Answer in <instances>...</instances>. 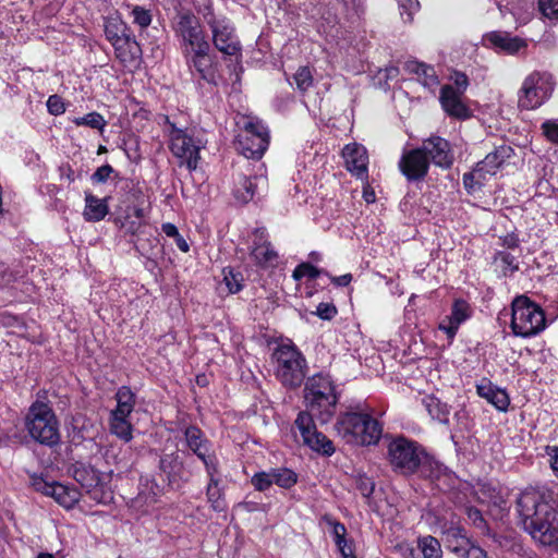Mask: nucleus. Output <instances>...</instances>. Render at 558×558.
<instances>
[{"mask_svg": "<svg viewBox=\"0 0 558 558\" xmlns=\"http://www.w3.org/2000/svg\"><path fill=\"white\" fill-rule=\"evenodd\" d=\"M129 416L111 414L110 430L112 434L129 442L132 439V425L128 421Z\"/></svg>", "mask_w": 558, "mask_h": 558, "instance_id": "obj_31", "label": "nucleus"}, {"mask_svg": "<svg viewBox=\"0 0 558 558\" xmlns=\"http://www.w3.org/2000/svg\"><path fill=\"white\" fill-rule=\"evenodd\" d=\"M538 7L544 16L558 20V0H539Z\"/></svg>", "mask_w": 558, "mask_h": 558, "instance_id": "obj_45", "label": "nucleus"}, {"mask_svg": "<svg viewBox=\"0 0 558 558\" xmlns=\"http://www.w3.org/2000/svg\"><path fill=\"white\" fill-rule=\"evenodd\" d=\"M173 28L181 39L183 53L208 45L197 17L190 12H179L174 19Z\"/></svg>", "mask_w": 558, "mask_h": 558, "instance_id": "obj_10", "label": "nucleus"}, {"mask_svg": "<svg viewBox=\"0 0 558 558\" xmlns=\"http://www.w3.org/2000/svg\"><path fill=\"white\" fill-rule=\"evenodd\" d=\"M550 454V465L555 472H558V448L551 449Z\"/></svg>", "mask_w": 558, "mask_h": 558, "instance_id": "obj_64", "label": "nucleus"}, {"mask_svg": "<svg viewBox=\"0 0 558 558\" xmlns=\"http://www.w3.org/2000/svg\"><path fill=\"white\" fill-rule=\"evenodd\" d=\"M450 80L454 85V90L464 94V92L469 87V78L466 74L463 72L453 71L452 74L450 75Z\"/></svg>", "mask_w": 558, "mask_h": 558, "instance_id": "obj_48", "label": "nucleus"}, {"mask_svg": "<svg viewBox=\"0 0 558 558\" xmlns=\"http://www.w3.org/2000/svg\"><path fill=\"white\" fill-rule=\"evenodd\" d=\"M270 474L272 484L282 488H290L298 481L296 474L289 469H271Z\"/></svg>", "mask_w": 558, "mask_h": 558, "instance_id": "obj_37", "label": "nucleus"}, {"mask_svg": "<svg viewBox=\"0 0 558 558\" xmlns=\"http://www.w3.org/2000/svg\"><path fill=\"white\" fill-rule=\"evenodd\" d=\"M218 472V464H216V471L211 470V473H208L209 475V483L207 486V498L208 501L211 504V507L216 511H222L226 507L222 498H221V490L218 486V480L215 478V474Z\"/></svg>", "mask_w": 558, "mask_h": 558, "instance_id": "obj_32", "label": "nucleus"}, {"mask_svg": "<svg viewBox=\"0 0 558 558\" xmlns=\"http://www.w3.org/2000/svg\"><path fill=\"white\" fill-rule=\"evenodd\" d=\"M337 547L342 558H356L352 547V542L343 543L341 545H338Z\"/></svg>", "mask_w": 558, "mask_h": 558, "instance_id": "obj_58", "label": "nucleus"}, {"mask_svg": "<svg viewBox=\"0 0 558 558\" xmlns=\"http://www.w3.org/2000/svg\"><path fill=\"white\" fill-rule=\"evenodd\" d=\"M111 172H112V168L110 166H108V165L101 166L93 174V179L97 182H105Z\"/></svg>", "mask_w": 558, "mask_h": 558, "instance_id": "obj_56", "label": "nucleus"}, {"mask_svg": "<svg viewBox=\"0 0 558 558\" xmlns=\"http://www.w3.org/2000/svg\"><path fill=\"white\" fill-rule=\"evenodd\" d=\"M276 377L289 388L301 386L305 378V359L293 345H279L274 354Z\"/></svg>", "mask_w": 558, "mask_h": 558, "instance_id": "obj_6", "label": "nucleus"}, {"mask_svg": "<svg viewBox=\"0 0 558 558\" xmlns=\"http://www.w3.org/2000/svg\"><path fill=\"white\" fill-rule=\"evenodd\" d=\"M351 280H352V276L350 274H345V275H342L339 277L331 278V281L335 284L341 286V287L348 286L351 282Z\"/></svg>", "mask_w": 558, "mask_h": 558, "instance_id": "obj_61", "label": "nucleus"}, {"mask_svg": "<svg viewBox=\"0 0 558 558\" xmlns=\"http://www.w3.org/2000/svg\"><path fill=\"white\" fill-rule=\"evenodd\" d=\"M33 485L36 490L52 497L65 509L73 508L81 498V493L75 488L61 483H48L43 478H35Z\"/></svg>", "mask_w": 558, "mask_h": 558, "instance_id": "obj_11", "label": "nucleus"}, {"mask_svg": "<svg viewBox=\"0 0 558 558\" xmlns=\"http://www.w3.org/2000/svg\"><path fill=\"white\" fill-rule=\"evenodd\" d=\"M425 407L430 416L439 422H447L449 415V407L442 403L439 399L434 397H427L424 399Z\"/></svg>", "mask_w": 558, "mask_h": 558, "instance_id": "obj_35", "label": "nucleus"}, {"mask_svg": "<svg viewBox=\"0 0 558 558\" xmlns=\"http://www.w3.org/2000/svg\"><path fill=\"white\" fill-rule=\"evenodd\" d=\"M252 255L259 264L271 263L277 258V253L269 243L256 245L252 251Z\"/></svg>", "mask_w": 558, "mask_h": 558, "instance_id": "obj_39", "label": "nucleus"}, {"mask_svg": "<svg viewBox=\"0 0 558 558\" xmlns=\"http://www.w3.org/2000/svg\"><path fill=\"white\" fill-rule=\"evenodd\" d=\"M524 530L542 546H558V511L536 492H524L517 500Z\"/></svg>", "mask_w": 558, "mask_h": 558, "instance_id": "obj_2", "label": "nucleus"}, {"mask_svg": "<svg viewBox=\"0 0 558 558\" xmlns=\"http://www.w3.org/2000/svg\"><path fill=\"white\" fill-rule=\"evenodd\" d=\"M73 123L77 126H88L94 130L102 132L106 126V120L98 112H89L84 117H78L73 119Z\"/></svg>", "mask_w": 558, "mask_h": 558, "instance_id": "obj_38", "label": "nucleus"}, {"mask_svg": "<svg viewBox=\"0 0 558 558\" xmlns=\"http://www.w3.org/2000/svg\"><path fill=\"white\" fill-rule=\"evenodd\" d=\"M446 542L448 547L456 554H463L468 549L470 542L465 532L460 526H450L445 531Z\"/></svg>", "mask_w": 558, "mask_h": 558, "instance_id": "obj_26", "label": "nucleus"}, {"mask_svg": "<svg viewBox=\"0 0 558 558\" xmlns=\"http://www.w3.org/2000/svg\"><path fill=\"white\" fill-rule=\"evenodd\" d=\"M542 131L547 140H558V119H549L543 122Z\"/></svg>", "mask_w": 558, "mask_h": 558, "instance_id": "obj_50", "label": "nucleus"}, {"mask_svg": "<svg viewBox=\"0 0 558 558\" xmlns=\"http://www.w3.org/2000/svg\"><path fill=\"white\" fill-rule=\"evenodd\" d=\"M404 70L409 73L417 75L420 83L429 89L438 86L439 81L433 66L410 60L404 63Z\"/></svg>", "mask_w": 558, "mask_h": 558, "instance_id": "obj_22", "label": "nucleus"}, {"mask_svg": "<svg viewBox=\"0 0 558 558\" xmlns=\"http://www.w3.org/2000/svg\"><path fill=\"white\" fill-rule=\"evenodd\" d=\"M48 111L53 116H59L65 111V104L59 95H51L47 100Z\"/></svg>", "mask_w": 558, "mask_h": 558, "instance_id": "obj_49", "label": "nucleus"}, {"mask_svg": "<svg viewBox=\"0 0 558 558\" xmlns=\"http://www.w3.org/2000/svg\"><path fill=\"white\" fill-rule=\"evenodd\" d=\"M172 154L180 160V165H186L190 170H195L199 160L201 146L194 142H170Z\"/></svg>", "mask_w": 558, "mask_h": 558, "instance_id": "obj_19", "label": "nucleus"}, {"mask_svg": "<svg viewBox=\"0 0 558 558\" xmlns=\"http://www.w3.org/2000/svg\"><path fill=\"white\" fill-rule=\"evenodd\" d=\"M468 513L474 524L480 526L484 522L482 513L477 509H469Z\"/></svg>", "mask_w": 558, "mask_h": 558, "instance_id": "obj_62", "label": "nucleus"}, {"mask_svg": "<svg viewBox=\"0 0 558 558\" xmlns=\"http://www.w3.org/2000/svg\"><path fill=\"white\" fill-rule=\"evenodd\" d=\"M72 474L74 480L81 484L83 488H86L87 492L96 488L100 482L98 472L89 465L75 464Z\"/></svg>", "mask_w": 558, "mask_h": 558, "instance_id": "obj_23", "label": "nucleus"}, {"mask_svg": "<svg viewBox=\"0 0 558 558\" xmlns=\"http://www.w3.org/2000/svg\"><path fill=\"white\" fill-rule=\"evenodd\" d=\"M544 312L525 296H519L512 302L511 328L515 336L531 337L545 328Z\"/></svg>", "mask_w": 558, "mask_h": 558, "instance_id": "obj_7", "label": "nucleus"}, {"mask_svg": "<svg viewBox=\"0 0 558 558\" xmlns=\"http://www.w3.org/2000/svg\"><path fill=\"white\" fill-rule=\"evenodd\" d=\"M117 222L119 223L120 229L125 233L137 235L136 240L133 241L136 251L144 256L148 255L151 248V243L148 239H143L141 236L143 221L134 219L131 214H128L123 218H118Z\"/></svg>", "mask_w": 558, "mask_h": 558, "instance_id": "obj_18", "label": "nucleus"}, {"mask_svg": "<svg viewBox=\"0 0 558 558\" xmlns=\"http://www.w3.org/2000/svg\"><path fill=\"white\" fill-rule=\"evenodd\" d=\"M486 40L494 47L501 49L502 51L513 54L526 47L525 40L510 36L507 33L494 32L486 36Z\"/></svg>", "mask_w": 558, "mask_h": 558, "instance_id": "obj_21", "label": "nucleus"}, {"mask_svg": "<svg viewBox=\"0 0 558 558\" xmlns=\"http://www.w3.org/2000/svg\"><path fill=\"white\" fill-rule=\"evenodd\" d=\"M133 452L130 447L119 448L118 450L114 447H111L106 452L107 461H112L120 469H126L130 466L132 462Z\"/></svg>", "mask_w": 558, "mask_h": 558, "instance_id": "obj_34", "label": "nucleus"}, {"mask_svg": "<svg viewBox=\"0 0 558 558\" xmlns=\"http://www.w3.org/2000/svg\"><path fill=\"white\" fill-rule=\"evenodd\" d=\"M172 463H177V459H170V457H165L160 460V469L169 476L171 474Z\"/></svg>", "mask_w": 558, "mask_h": 558, "instance_id": "obj_59", "label": "nucleus"}, {"mask_svg": "<svg viewBox=\"0 0 558 558\" xmlns=\"http://www.w3.org/2000/svg\"><path fill=\"white\" fill-rule=\"evenodd\" d=\"M161 229L165 234L170 238H175L179 234L178 228L170 222L163 223Z\"/></svg>", "mask_w": 558, "mask_h": 558, "instance_id": "obj_60", "label": "nucleus"}, {"mask_svg": "<svg viewBox=\"0 0 558 558\" xmlns=\"http://www.w3.org/2000/svg\"><path fill=\"white\" fill-rule=\"evenodd\" d=\"M209 44L184 53L186 63L191 69H194L201 77L208 82L216 84V72L213 60L208 54Z\"/></svg>", "mask_w": 558, "mask_h": 558, "instance_id": "obj_15", "label": "nucleus"}, {"mask_svg": "<svg viewBox=\"0 0 558 558\" xmlns=\"http://www.w3.org/2000/svg\"><path fill=\"white\" fill-rule=\"evenodd\" d=\"M477 393L500 411H506L510 402L506 391L497 389L489 384L478 385Z\"/></svg>", "mask_w": 558, "mask_h": 558, "instance_id": "obj_25", "label": "nucleus"}, {"mask_svg": "<svg viewBox=\"0 0 558 558\" xmlns=\"http://www.w3.org/2000/svg\"><path fill=\"white\" fill-rule=\"evenodd\" d=\"M462 93L456 92L452 85H444L440 89L439 100L442 109L457 119L471 117L470 109L462 101Z\"/></svg>", "mask_w": 558, "mask_h": 558, "instance_id": "obj_17", "label": "nucleus"}, {"mask_svg": "<svg viewBox=\"0 0 558 558\" xmlns=\"http://www.w3.org/2000/svg\"><path fill=\"white\" fill-rule=\"evenodd\" d=\"M236 124L240 129L244 130L253 137H257L259 140L269 138L268 128L263 123L262 120L255 117H241Z\"/></svg>", "mask_w": 558, "mask_h": 558, "instance_id": "obj_28", "label": "nucleus"}, {"mask_svg": "<svg viewBox=\"0 0 558 558\" xmlns=\"http://www.w3.org/2000/svg\"><path fill=\"white\" fill-rule=\"evenodd\" d=\"M554 88L555 81L550 73L533 72L523 81L518 106L524 110L538 108L551 96Z\"/></svg>", "mask_w": 558, "mask_h": 558, "instance_id": "obj_8", "label": "nucleus"}, {"mask_svg": "<svg viewBox=\"0 0 558 558\" xmlns=\"http://www.w3.org/2000/svg\"><path fill=\"white\" fill-rule=\"evenodd\" d=\"M320 274V270L317 269L316 267H314L313 265L311 264H307V263H303L301 265H299L294 271H293V278L295 280H300L302 279L303 277H308L311 279H315L319 276Z\"/></svg>", "mask_w": 558, "mask_h": 558, "instance_id": "obj_44", "label": "nucleus"}, {"mask_svg": "<svg viewBox=\"0 0 558 558\" xmlns=\"http://www.w3.org/2000/svg\"><path fill=\"white\" fill-rule=\"evenodd\" d=\"M108 214V206L105 199H100L90 193L85 195V209L83 213L87 221H100Z\"/></svg>", "mask_w": 558, "mask_h": 558, "instance_id": "obj_24", "label": "nucleus"}, {"mask_svg": "<svg viewBox=\"0 0 558 558\" xmlns=\"http://www.w3.org/2000/svg\"><path fill=\"white\" fill-rule=\"evenodd\" d=\"M512 154V148L508 145H501L496 151L490 153L489 155H496V162L498 163V168L502 165V162L509 158Z\"/></svg>", "mask_w": 558, "mask_h": 558, "instance_id": "obj_54", "label": "nucleus"}, {"mask_svg": "<svg viewBox=\"0 0 558 558\" xmlns=\"http://www.w3.org/2000/svg\"><path fill=\"white\" fill-rule=\"evenodd\" d=\"M252 484L259 492L268 489L272 485L270 471L256 473L252 477Z\"/></svg>", "mask_w": 558, "mask_h": 558, "instance_id": "obj_46", "label": "nucleus"}, {"mask_svg": "<svg viewBox=\"0 0 558 558\" xmlns=\"http://www.w3.org/2000/svg\"><path fill=\"white\" fill-rule=\"evenodd\" d=\"M255 193V184L251 179L243 178L241 182V186L238 187L234 192L235 197L242 202H250Z\"/></svg>", "mask_w": 558, "mask_h": 558, "instance_id": "obj_41", "label": "nucleus"}, {"mask_svg": "<svg viewBox=\"0 0 558 558\" xmlns=\"http://www.w3.org/2000/svg\"><path fill=\"white\" fill-rule=\"evenodd\" d=\"M197 11L204 16L211 14V1L210 0H193Z\"/></svg>", "mask_w": 558, "mask_h": 558, "instance_id": "obj_57", "label": "nucleus"}, {"mask_svg": "<svg viewBox=\"0 0 558 558\" xmlns=\"http://www.w3.org/2000/svg\"><path fill=\"white\" fill-rule=\"evenodd\" d=\"M429 146L411 149L402 155L399 169L409 181L423 180L430 162L440 168L451 167L454 158L449 142H429Z\"/></svg>", "mask_w": 558, "mask_h": 558, "instance_id": "obj_3", "label": "nucleus"}, {"mask_svg": "<svg viewBox=\"0 0 558 558\" xmlns=\"http://www.w3.org/2000/svg\"><path fill=\"white\" fill-rule=\"evenodd\" d=\"M357 488L364 497H369L374 492L375 484L371 478L360 476L357 480Z\"/></svg>", "mask_w": 558, "mask_h": 558, "instance_id": "obj_52", "label": "nucleus"}, {"mask_svg": "<svg viewBox=\"0 0 558 558\" xmlns=\"http://www.w3.org/2000/svg\"><path fill=\"white\" fill-rule=\"evenodd\" d=\"M388 459L395 470L402 474H411L421 463V451L415 442L399 437L389 444Z\"/></svg>", "mask_w": 558, "mask_h": 558, "instance_id": "obj_9", "label": "nucleus"}, {"mask_svg": "<svg viewBox=\"0 0 558 558\" xmlns=\"http://www.w3.org/2000/svg\"><path fill=\"white\" fill-rule=\"evenodd\" d=\"M125 31H126L125 25L117 19L106 20V22H105V34H106L107 39L112 45L128 36Z\"/></svg>", "mask_w": 558, "mask_h": 558, "instance_id": "obj_36", "label": "nucleus"}, {"mask_svg": "<svg viewBox=\"0 0 558 558\" xmlns=\"http://www.w3.org/2000/svg\"><path fill=\"white\" fill-rule=\"evenodd\" d=\"M347 10L357 12L360 8V0H340Z\"/></svg>", "mask_w": 558, "mask_h": 558, "instance_id": "obj_63", "label": "nucleus"}, {"mask_svg": "<svg viewBox=\"0 0 558 558\" xmlns=\"http://www.w3.org/2000/svg\"><path fill=\"white\" fill-rule=\"evenodd\" d=\"M304 391L311 413L301 412L295 420V425L305 445L315 451L330 456L335 451L332 442L325 435L317 432L313 414L326 416L332 414L337 403L335 387L328 376L318 374L308 378Z\"/></svg>", "mask_w": 558, "mask_h": 558, "instance_id": "obj_1", "label": "nucleus"}, {"mask_svg": "<svg viewBox=\"0 0 558 558\" xmlns=\"http://www.w3.org/2000/svg\"><path fill=\"white\" fill-rule=\"evenodd\" d=\"M336 430L345 442L361 446L377 444L383 433L377 420L369 414L356 412L341 416L336 424Z\"/></svg>", "mask_w": 558, "mask_h": 558, "instance_id": "obj_4", "label": "nucleus"}, {"mask_svg": "<svg viewBox=\"0 0 558 558\" xmlns=\"http://www.w3.org/2000/svg\"><path fill=\"white\" fill-rule=\"evenodd\" d=\"M324 520L330 526H332V535H333V539H335V543H336L337 546L348 542L345 539L347 530H345V526L342 523L333 521L328 515H325Z\"/></svg>", "mask_w": 558, "mask_h": 558, "instance_id": "obj_43", "label": "nucleus"}, {"mask_svg": "<svg viewBox=\"0 0 558 558\" xmlns=\"http://www.w3.org/2000/svg\"><path fill=\"white\" fill-rule=\"evenodd\" d=\"M132 16H133L134 23L140 25L142 28L147 27L151 22L150 12L141 7L133 8Z\"/></svg>", "mask_w": 558, "mask_h": 558, "instance_id": "obj_47", "label": "nucleus"}, {"mask_svg": "<svg viewBox=\"0 0 558 558\" xmlns=\"http://www.w3.org/2000/svg\"><path fill=\"white\" fill-rule=\"evenodd\" d=\"M268 142H233L235 150L247 159L258 160L267 149Z\"/></svg>", "mask_w": 558, "mask_h": 558, "instance_id": "obj_30", "label": "nucleus"}, {"mask_svg": "<svg viewBox=\"0 0 558 558\" xmlns=\"http://www.w3.org/2000/svg\"><path fill=\"white\" fill-rule=\"evenodd\" d=\"M223 281L231 293H236L242 288V276L239 272H234L232 269L223 270Z\"/></svg>", "mask_w": 558, "mask_h": 558, "instance_id": "obj_42", "label": "nucleus"}, {"mask_svg": "<svg viewBox=\"0 0 558 558\" xmlns=\"http://www.w3.org/2000/svg\"><path fill=\"white\" fill-rule=\"evenodd\" d=\"M187 447L204 462L207 473L216 471L218 464L216 456L209 453V441L204 438L202 430L195 426H189L184 432Z\"/></svg>", "mask_w": 558, "mask_h": 558, "instance_id": "obj_13", "label": "nucleus"}, {"mask_svg": "<svg viewBox=\"0 0 558 558\" xmlns=\"http://www.w3.org/2000/svg\"><path fill=\"white\" fill-rule=\"evenodd\" d=\"M345 168L360 179L367 177L368 154L366 148L359 142H351L342 149Z\"/></svg>", "mask_w": 558, "mask_h": 558, "instance_id": "obj_14", "label": "nucleus"}, {"mask_svg": "<svg viewBox=\"0 0 558 558\" xmlns=\"http://www.w3.org/2000/svg\"><path fill=\"white\" fill-rule=\"evenodd\" d=\"M417 547L424 558H441L442 550L437 538L427 535L417 538Z\"/></svg>", "mask_w": 558, "mask_h": 558, "instance_id": "obj_33", "label": "nucleus"}, {"mask_svg": "<svg viewBox=\"0 0 558 558\" xmlns=\"http://www.w3.org/2000/svg\"><path fill=\"white\" fill-rule=\"evenodd\" d=\"M166 122L169 124V135L172 137L171 140H191L192 135L189 134L186 130L178 128L174 123H171L168 118H166Z\"/></svg>", "mask_w": 558, "mask_h": 558, "instance_id": "obj_53", "label": "nucleus"}, {"mask_svg": "<svg viewBox=\"0 0 558 558\" xmlns=\"http://www.w3.org/2000/svg\"><path fill=\"white\" fill-rule=\"evenodd\" d=\"M465 558H488L487 554L478 546L471 545L462 554Z\"/></svg>", "mask_w": 558, "mask_h": 558, "instance_id": "obj_55", "label": "nucleus"}, {"mask_svg": "<svg viewBox=\"0 0 558 558\" xmlns=\"http://www.w3.org/2000/svg\"><path fill=\"white\" fill-rule=\"evenodd\" d=\"M116 54L121 62L128 63L136 59L140 53V47L134 38L126 36L113 44Z\"/></svg>", "mask_w": 558, "mask_h": 558, "instance_id": "obj_27", "label": "nucleus"}, {"mask_svg": "<svg viewBox=\"0 0 558 558\" xmlns=\"http://www.w3.org/2000/svg\"><path fill=\"white\" fill-rule=\"evenodd\" d=\"M26 428L36 441L52 446L59 441V426L51 408L43 402H35L26 416Z\"/></svg>", "mask_w": 558, "mask_h": 558, "instance_id": "obj_5", "label": "nucleus"}, {"mask_svg": "<svg viewBox=\"0 0 558 558\" xmlns=\"http://www.w3.org/2000/svg\"><path fill=\"white\" fill-rule=\"evenodd\" d=\"M496 157V155H487L484 160L476 165L473 171L463 175V184L469 192L481 189L490 178L497 174Z\"/></svg>", "mask_w": 558, "mask_h": 558, "instance_id": "obj_12", "label": "nucleus"}, {"mask_svg": "<svg viewBox=\"0 0 558 558\" xmlns=\"http://www.w3.org/2000/svg\"><path fill=\"white\" fill-rule=\"evenodd\" d=\"M469 317V305L463 300H456L452 306V312L449 317L442 320L439 328L453 338L459 325Z\"/></svg>", "mask_w": 558, "mask_h": 558, "instance_id": "obj_20", "label": "nucleus"}, {"mask_svg": "<svg viewBox=\"0 0 558 558\" xmlns=\"http://www.w3.org/2000/svg\"><path fill=\"white\" fill-rule=\"evenodd\" d=\"M117 408L111 414L129 416L135 404V396L130 388L123 386L116 393Z\"/></svg>", "mask_w": 558, "mask_h": 558, "instance_id": "obj_29", "label": "nucleus"}, {"mask_svg": "<svg viewBox=\"0 0 558 558\" xmlns=\"http://www.w3.org/2000/svg\"><path fill=\"white\" fill-rule=\"evenodd\" d=\"M337 314V308L331 303H320L316 308V315L323 319H331Z\"/></svg>", "mask_w": 558, "mask_h": 558, "instance_id": "obj_51", "label": "nucleus"}, {"mask_svg": "<svg viewBox=\"0 0 558 558\" xmlns=\"http://www.w3.org/2000/svg\"><path fill=\"white\" fill-rule=\"evenodd\" d=\"M208 23L211 27L215 47L226 56H240L241 46L233 32L227 25H221L216 21L209 20Z\"/></svg>", "mask_w": 558, "mask_h": 558, "instance_id": "obj_16", "label": "nucleus"}, {"mask_svg": "<svg viewBox=\"0 0 558 558\" xmlns=\"http://www.w3.org/2000/svg\"><path fill=\"white\" fill-rule=\"evenodd\" d=\"M293 80L301 92H306L313 85V75L307 66L299 68Z\"/></svg>", "mask_w": 558, "mask_h": 558, "instance_id": "obj_40", "label": "nucleus"}]
</instances>
